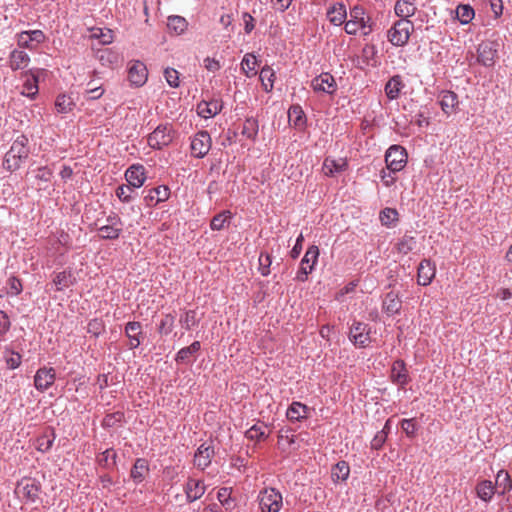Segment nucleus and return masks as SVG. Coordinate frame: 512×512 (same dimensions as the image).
Segmentation results:
<instances>
[{"instance_id":"1","label":"nucleus","mask_w":512,"mask_h":512,"mask_svg":"<svg viewBox=\"0 0 512 512\" xmlns=\"http://www.w3.org/2000/svg\"><path fill=\"white\" fill-rule=\"evenodd\" d=\"M29 140L25 135H19L11 144L3 157L2 166L9 172H15L29 156Z\"/></svg>"},{"instance_id":"2","label":"nucleus","mask_w":512,"mask_h":512,"mask_svg":"<svg viewBox=\"0 0 512 512\" xmlns=\"http://www.w3.org/2000/svg\"><path fill=\"white\" fill-rule=\"evenodd\" d=\"M365 10L361 6H354L350 10V19L345 22V32L349 35H356L359 30L366 36L373 31L370 17L365 18Z\"/></svg>"},{"instance_id":"3","label":"nucleus","mask_w":512,"mask_h":512,"mask_svg":"<svg viewBox=\"0 0 512 512\" xmlns=\"http://www.w3.org/2000/svg\"><path fill=\"white\" fill-rule=\"evenodd\" d=\"M414 24L409 19L397 20L387 32L388 41L393 46H404L408 43Z\"/></svg>"},{"instance_id":"4","label":"nucleus","mask_w":512,"mask_h":512,"mask_svg":"<svg viewBox=\"0 0 512 512\" xmlns=\"http://www.w3.org/2000/svg\"><path fill=\"white\" fill-rule=\"evenodd\" d=\"M371 326L354 319L349 328L348 338L358 348H365L371 342Z\"/></svg>"},{"instance_id":"5","label":"nucleus","mask_w":512,"mask_h":512,"mask_svg":"<svg viewBox=\"0 0 512 512\" xmlns=\"http://www.w3.org/2000/svg\"><path fill=\"white\" fill-rule=\"evenodd\" d=\"M174 131L170 124H160L148 136V145L152 149L160 150L168 146L172 140Z\"/></svg>"},{"instance_id":"6","label":"nucleus","mask_w":512,"mask_h":512,"mask_svg":"<svg viewBox=\"0 0 512 512\" xmlns=\"http://www.w3.org/2000/svg\"><path fill=\"white\" fill-rule=\"evenodd\" d=\"M407 157V152L402 146L392 145L385 154L387 169L392 173L401 171L407 163Z\"/></svg>"},{"instance_id":"7","label":"nucleus","mask_w":512,"mask_h":512,"mask_svg":"<svg viewBox=\"0 0 512 512\" xmlns=\"http://www.w3.org/2000/svg\"><path fill=\"white\" fill-rule=\"evenodd\" d=\"M319 257V248L316 245H311L304 257L300 262V267L296 275V280L305 282L308 280V275L313 271Z\"/></svg>"},{"instance_id":"8","label":"nucleus","mask_w":512,"mask_h":512,"mask_svg":"<svg viewBox=\"0 0 512 512\" xmlns=\"http://www.w3.org/2000/svg\"><path fill=\"white\" fill-rule=\"evenodd\" d=\"M41 484L34 478H23L17 483L15 493L28 502H35L39 498Z\"/></svg>"},{"instance_id":"9","label":"nucleus","mask_w":512,"mask_h":512,"mask_svg":"<svg viewBox=\"0 0 512 512\" xmlns=\"http://www.w3.org/2000/svg\"><path fill=\"white\" fill-rule=\"evenodd\" d=\"M262 512H278L282 506V495L274 488L264 489L259 495Z\"/></svg>"},{"instance_id":"10","label":"nucleus","mask_w":512,"mask_h":512,"mask_svg":"<svg viewBox=\"0 0 512 512\" xmlns=\"http://www.w3.org/2000/svg\"><path fill=\"white\" fill-rule=\"evenodd\" d=\"M211 136L206 130L197 132L191 140V154L195 158L205 157L211 149Z\"/></svg>"},{"instance_id":"11","label":"nucleus","mask_w":512,"mask_h":512,"mask_svg":"<svg viewBox=\"0 0 512 512\" xmlns=\"http://www.w3.org/2000/svg\"><path fill=\"white\" fill-rule=\"evenodd\" d=\"M497 46L492 41L481 42L477 48V61L485 67H492L497 57Z\"/></svg>"},{"instance_id":"12","label":"nucleus","mask_w":512,"mask_h":512,"mask_svg":"<svg viewBox=\"0 0 512 512\" xmlns=\"http://www.w3.org/2000/svg\"><path fill=\"white\" fill-rule=\"evenodd\" d=\"M148 78V70L146 65L139 61L134 60L128 66V80L131 85L135 87H142Z\"/></svg>"},{"instance_id":"13","label":"nucleus","mask_w":512,"mask_h":512,"mask_svg":"<svg viewBox=\"0 0 512 512\" xmlns=\"http://www.w3.org/2000/svg\"><path fill=\"white\" fill-rule=\"evenodd\" d=\"M311 87L315 92L333 95L337 90V83L329 72H323L311 80Z\"/></svg>"},{"instance_id":"14","label":"nucleus","mask_w":512,"mask_h":512,"mask_svg":"<svg viewBox=\"0 0 512 512\" xmlns=\"http://www.w3.org/2000/svg\"><path fill=\"white\" fill-rule=\"evenodd\" d=\"M125 336L128 338V347L134 350L140 346L144 339L142 324L138 321H130L125 325Z\"/></svg>"},{"instance_id":"15","label":"nucleus","mask_w":512,"mask_h":512,"mask_svg":"<svg viewBox=\"0 0 512 512\" xmlns=\"http://www.w3.org/2000/svg\"><path fill=\"white\" fill-rule=\"evenodd\" d=\"M390 379L394 384L402 389L409 383L410 377L408 370L406 368L405 362L402 359H397L393 362Z\"/></svg>"},{"instance_id":"16","label":"nucleus","mask_w":512,"mask_h":512,"mask_svg":"<svg viewBox=\"0 0 512 512\" xmlns=\"http://www.w3.org/2000/svg\"><path fill=\"white\" fill-rule=\"evenodd\" d=\"M55 378L56 374L53 368H39L34 377L35 388L41 392L46 391L53 385Z\"/></svg>"},{"instance_id":"17","label":"nucleus","mask_w":512,"mask_h":512,"mask_svg":"<svg viewBox=\"0 0 512 512\" xmlns=\"http://www.w3.org/2000/svg\"><path fill=\"white\" fill-rule=\"evenodd\" d=\"M435 274V264L429 259H423L418 266L417 283L421 286H427L432 282Z\"/></svg>"},{"instance_id":"18","label":"nucleus","mask_w":512,"mask_h":512,"mask_svg":"<svg viewBox=\"0 0 512 512\" xmlns=\"http://www.w3.org/2000/svg\"><path fill=\"white\" fill-rule=\"evenodd\" d=\"M214 453V447L212 445L207 443L201 444L195 452L194 465L197 468L204 470L210 465Z\"/></svg>"},{"instance_id":"19","label":"nucleus","mask_w":512,"mask_h":512,"mask_svg":"<svg viewBox=\"0 0 512 512\" xmlns=\"http://www.w3.org/2000/svg\"><path fill=\"white\" fill-rule=\"evenodd\" d=\"M125 178L132 188H140L145 180V168L141 164H133L125 172Z\"/></svg>"},{"instance_id":"20","label":"nucleus","mask_w":512,"mask_h":512,"mask_svg":"<svg viewBox=\"0 0 512 512\" xmlns=\"http://www.w3.org/2000/svg\"><path fill=\"white\" fill-rule=\"evenodd\" d=\"M206 491V486L201 480L189 478L184 486V492L188 502L200 499Z\"/></svg>"},{"instance_id":"21","label":"nucleus","mask_w":512,"mask_h":512,"mask_svg":"<svg viewBox=\"0 0 512 512\" xmlns=\"http://www.w3.org/2000/svg\"><path fill=\"white\" fill-rule=\"evenodd\" d=\"M222 108L223 103L220 99L203 100L197 105V113L200 117L210 118L220 113Z\"/></svg>"},{"instance_id":"22","label":"nucleus","mask_w":512,"mask_h":512,"mask_svg":"<svg viewBox=\"0 0 512 512\" xmlns=\"http://www.w3.org/2000/svg\"><path fill=\"white\" fill-rule=\"evenodd\" d=\"M200 349L201 343L199 341H194L191 345L183 347L177 352L175 361L178 364H191L196 359V355Z\"/></svg>"},{"instance_id":"23","label":"nucleus","mask_w":512,"mask_h":512,"mask_svg":"<svg viewBox=\"0 0 512 512\" xmlns=\"http://www.w3.org/2000/svg\"><path fill=\"white\" fill-rule=\"evenodd\" d=\"M52 282L56 291H62L73 286L76 283V278L71 269H65L61 272H54Z\"/></svg>"},{"instance_id":"24","label":"nucleus","mask_w":512,"mask_h":512,"mask_svg":"<svg viewBox=\"0 0 512 512\" xmlns=\"http://www.w3.org/2000/svg\"><path fill=\"white\" fill-rule=\"evenodd\" d=\"M149 463L145 458H137L131 468L130 477L135 484H140L149 474Z\"/></svg>"},{"instance_id":"25","label":"nucleus","mask_w":512,"mask_h":512,"mask_svg":"<svg viewBox=\"0 0 512 512\" xmlns=\"http://www.w3.org/2000/svg\"><path fill=\"white\" fill-rule=\"evenodd\" d=\"M170 189L166 185H160L158 187L149 190L148 194L144 197V201L147 206H154L160 202H164L169 198Z\"/></svg>"},{"instance_id":"26","label":"nucleus","mask_w":512,"mask_h":512,"mask_svg":"<svg viewBox=\"0 0 512 512\" xmlns=\"http://www.w3.org/2000/svg\"><path fill=\"white\" fill-rule=\"evenodd\" d=\"M9 67L13 71L23 70L30 63V56L23 50L14 49L9 54Z\"/></svg>"},{"instance_id":"27","label":"nucleus","mask_w":512,"mask_h":512,"mask_svg":"<svg viewBox=\"0 0 512 512\" xmlns=\"http://www.w3.org/2000/svg\"><path fill=\"white\" fill-rule=\"evenodd\" d=\"M326 15L331 24L340 26L347 18L346 6L340 2L335 3L328 8Z\"/></svg>"},{"instance_id":"28","label":"nucleus","mask_w":512,"mask_h":512,"mask_svg":"<svg viewBox=\"0 0 512 512\" xmlns=\"http://www.w3.org/2000/svg\"><path fill=\"white\" fill-rule=\"evenodd\" d=\"M405 87L402 76L394 75L385 84V94L389 100H396L399 98L402 89Z\"/></svg>"},{"instance_id":"29","label":"nucleus","mask_w":512,"mask_h":512,"mask_svg":"<svg viewBox=\"0 0 512 512\" xmlns=\"http://www.w3.org/2000/svg\"><path fill=\"white\" fill-rule=\"evenodd\" d=\"M402 307V301L398 295L393 291L388 292L382 302V309L388 315L398 314Z\"/></svg>"},{"instance_id":"30","label":"nucleus","mask_w":512,"mask_h":512,"mask_svg":"<svg viewBox=\"0 0 512 512\" xmlns=\"http://www.w3.org/2000/svg\"><path fill=\"white\" fill-rule=\"evenodd\" d=\"M395 14L401 19H408L415 15L417 6L415 0H397L394 6Z\"/></svg>"},{"instance_id":"31","label":"nucleus","mask_w":512,"mask_h":512,"mask_svg":"<svg viewBox=\"0 0 512 512\" xmlns=\"http://www.w3.org/2000/svg\"><path fill=\"white\" fill-rule=\"evenodd\" d=\"M494 486L496 487L497 494L504 496L512 490V477L506 470L501 469L496 475Z\"/></svg>"},{"instance_id":"32","label":"nucleus","mask_w":512,"mask_h":512,"mask_svg":"<svg viewBox=\"0 0 512 512\" xmlns=\"http://www.w3.org/2000/svg\"><path fill=\"white\" fill-rule=\"evenodd\" d=\"M475 492L478 498L488 503L492 500L496 492V487L490 480H481L475 486Z\"/></svg>"},{"instance_id":"33","label":"nucleus","mask_w":512,"mask_h":512,"mask_svg":"<svg viewBox=\"0 0 512 512\" xmlns=\"http://www.w3.org/2000/svg\"><path fill=\"white\" fill-rule=\"evenodd\" d=\"M56 439L54 429L47 428L46 431L36 439V449L42 453H47L53 446Z\"/></svg>"},{"instance_id":"34","label":"nucleus","mask_w":512,"mask_h":512,"mask_svg":"<svg viewBox=\"0 0 512 512\" xmlns=\"http://www.w3.org/2000/svg\"><path fill=\"white\" fill-rule=\"evenodd\" d=\"M347 168V162L344 159L335 160L327 157L323 163V171L325 175L333 177L337 173H341Z\"/></svg>"},{"instance_id":"35","label":"nucleus","mask_w":512,"mask_h":512,"mask_svg":"<svg viewBox=\"0 0 512 512\" xmlns=\"http://www.w3.org/2000/svg\"><path fill=\"white\" fill-rule=\"evenodd\" d=\"M439 103L444 113L451 114L458 105V95L453 91H443Z\"/></svg>"},{"instance_id":"36","label":"nucleus","mask_w":512,"mask_h":512,"mask_svg":"<svg viewBox=\"0 0 512 512\" xmlns=\"http://www.w3.org/2000/svg\"><path fill=\"white\" fill-rule=\"evenodd\" d=\"M308 407L301 402L294 401L288 407L286 416L290 421H301L307 417Z\"/></svg>"},{"instance_id":"37","label":"nucleus","mask_w":512,"mask_h":512,"mask_svg":"<svg viewBox=\"0 0 512 512\" xmlns=\"http://www.w3.org/2000/svg\"><path fill=\"white\" fill-rule=\"evenodd\" d=\"M381 224L387 228H393L399 222V213L395 208L386 207L379 213Z\"/></svg>"},{"instance_id":"38","label":"nucleus","mask_w":512,"mask_h":512,"mask_svg":"<svg viewBox=\"0 0 512 512\" xmlns=\"http://www.w3.org/2000/svg\"><path fill=\"white\" fill-rule=\"evenodd\" d=\"M167 27L171 33H174L175 35H181L186 31L188 22L182 16L172 15L167 19Z\"/></svg>"},{"instance_id":"39","label":"nucleus","mask_w":512,"mask_h":512,"mask_svg":"<svg viewBox=\"0 0 512 512\" xmlns=\"http://www.w3.org/2000/svg\"><path fill=\"white\" fill-rule=\"evenodd\" d=\"M350 474V467L346 461L337 462L331 469V478L333 482L345 481Z\"/></svg>"},{"instance_id":"40","label":"nucleus","mask_w":512,"mask_h":512,"mask_svg":"<svg viewBox=\"0 0 512 512\" xmlns=\"http://www.w3.org/2000/svg\"><path fill=\"white\" fill-rule=\"evenodd\" d=\"M231 219L232 213L229 210L221 211L212 218L210 228L214 231H220L230 224Z\"/></svg>"},{"instance_id":"41","label":"nucleus","mask_w":512,"mask_h":512,"mask_svg":"<svg viewBox=\"0 0 512 512\" xmlns=\"http://www.w3.org/2000/svg\"><path fill=\"white\" fill-rule=\"evenodd\" d=\"M266 428L267 425L264 423L254 424L245 432V437L251 441L266 440L269 436V433H266Z\"/></svg>"},{"instance_id":"42","label":"nucleus","mask_w":512,"mask_h":512,"mask_svg":"<svg viewBox=\"0 0 512 512\" xmlns=\"http://www.w3.org/2000/svg\"><path fill=\"white\" fill-rule=\"evenodd\" d=\"M98 464L103 468H113L117 463V453L112 449H106L97 457Z\"/></svg>"},{"instance_id":"43","label":"nucleus","mask_w":512,"mask_h":512,"mask_svg":"<svg viewBox=\"0 0 512 512\" xmlns=\"http://www.w3.org/2000/svg\"><path fill=\"white\" fill-rule=\"evenodd\" d=\"M259 78L262 82V86L266 92H270L274 86L275 72L269 66H264L259 74Z\"/></svg>"},{"instance_id":"44","label":"nucleus","mask_w":512,"mask_h":512,"mask_svg":"<svg viewBox=\"0 0 512 512\" xmlns=\"http://www.w3.org/2000/svg\"><path fill=\"white\" fill-rule=\"evenodd\" d=\"M258 130L259 125L257 119L249 117L244 121L241 133L248 139L254 141L257 138Z\"/></svg>"},{"instance_id":"45","label":"nucleus","mask_w":512,"mask_h":512,"mask_svg":"<svg viewBox=\"0 0 512 512\" xmlns=\"http://www.w3.org/2000/svg\"><path fill=\"white\" fill-rule=\"evenodd\" d=\"M416 239L413 236L405 234L396 244L398 253L407 255L416 247Z\"/></svg>"},{"instance_id":"46","label":"nucleus","mask_w":512,"mask_h":512,"mask_svg":"<svg viewBox=\"0 0 512 512\" xmlns=\"http://www.w3.org/2000/svg\"><path fill=\"white\" fill-rule=\"evenodd\" d=\"M103 94H104V89L102 87V84L97 85L96 81L93 79L90 80L89 82H87L86 89L84 92V97L87 100L99 99L100 97H102Z\"/></svg>"},{"instance_id":"47","label":"nucleus","mask_w":512,"mask_h":512,"mask_svg":"<svg viewBox=\"0 0 512 512\" xmlns=\"http://www.w3.org/2000/svg\"><path fill=\"white\" fill-rule=\"evenodd\" d=\"M289 118L293 121V125L298 128H303L307 120L305 113L299 105H293L290 107Z\"/></svg>"},{"instance_id":"48","label":"nucleus","mask_w":512,"mask_h":512,"mask_svg":"<svg viewBox=\"0 0 512 512\" xmlns=\"http://www.w3.org/2000/svg\"><path fill=\"white\" fill-rule=\"evenodd\" d=\"M74 106H75V103L71 99V97H69L65 94H60L57 96L56 101H55V107L59 113H64V114L69 113L73 110Z\"/></svg>"},{"instance_id":"49","label":"nucleus","mask_w":512,"mask_h":512,"mask_svg":"<svg viewBox=\"0 0 512 512\" xmlns=\"http://www.w3.org/2000/svg\"><path fill=\"white\" fill-rule=\"evenodd\" d=\"M456 16L461 24H468L475 16V11L470 5L461 4L456 8Z\"/></svg>"},{"instance_id":"50","label":"nucleus","mask_w":512,"mask_h":512,"mask_svg":"<svg viewBox=\"0 0 512 512\" xmlns=\"http://www.w3.org/2000/svg\"><path fill=\"white\" fill-rule=\"evenodd\" d=\"M98 231L100 232V237L104 240H115L118 239L122 228L121 227H114L112 225H103L98 228Z\"/></svg>"},{"instance_id":"51","label":"nucleus","mask_w":512,"mask_h":512,"mask_svg":"<svg viewBox=\"0 0 512 512\" xmlns=\"http://www.w3.org/2000/svg\"><path fill=\"white\" fill-rule=\"evenodd\" d=\"M4 360L9 369H16L21 365L22 357L19 353L6 349L4 351Z\"/></svg>"},{"instance_id":"52","label":"nucleus","mask_w":512,"mask_h":512,"mask_svg":"<svg viewBox=\"0 0 512 512\" xmlns=\"http://www.w3.org/2000/svg\"><path fill=\"white\" fill-rule=\"evenodd\" d=\"M17 45L20 48H25L29 50H34L36 48L31 36L29 35V31H21L16 34Z\"/></svg>"},{"instance_id":"53","label":"nucleus","mask_w":512,"mask_h":512,"mask_svg":"<svg viewBox=\"0 0 512 512\" xmlns=\"http://www.w3.org/2000/svg\"><path fill=\"white\" fill-rule=\"evenodd\" d=\"M256 65H257V59L254 55L248 53L243 57L241 66H242V70L244 71L246 76L250 77L251 76L250 72H252V74L256 73L255 72Z\"/></svg>"},{"instance_id":"54","label":"nucleus","mask_w":512,"mask_h":512,"mask_svg":"<svg viewBox=\"0 0 512 512\" xmlns=\"http://www.w3.org/2000/svg\"><path fill=\"white\" fill-rule=\"evenodd\" d=\"M105 331V324L99 318L91 319L87 325V332L98 337Z\"/></svg>"},{"instance_id":"55","label":"nucleus","mask_w":512,"mask_h":512,"mask_svg":"<svg viewBox=\"0 0 512 512\" xmlns=\"http://www.w3.org/2000/svg\"><path fill=\"white\" fill-rule=\"evenodd\" d=\"M272 264V256L269 253L261 252L259 256V271L262 276L270 274V266Z\"/></svg>"},{"instance_id":"56","label":"nucleus","mask_w":512,"mask_h":512,"mask_svg":"<svg viewBox=\"0 0 512 512\" xmlns=\"http://www.w3.org/2000/svg\"><path fill=\"white\" fill-rule=\"evenodd\" d=\"M174 321H175V318L173 315H171V314L164 315V317L161 319L159 326H158L159 333L165 334V335H168L169 333H171V331L174 327Z\"/></svg>"},{"instance_id":"57","label":"nucleus","mask_w":512,"mask_h":512,"mask_svg":"<svg viewBox=\"0 0 512 512\" xmlns=\"http://www.w3.org/2000/svg\"><path fill=\"white\" fill-rule=\"evenodd\" d=\"M181 324L185 327V329L190 330L192 327L198 324V320L196 318L195 310H188L180 319Z\"/></svg>"},{"instance_id":"58","label":"nucleus","mask_w":512,"mask_h":512,"mask_svg":"<svg viewBox=\"0 0 512 512\" xmlns=\"http://www.w3.org/2000/svg\"><path fill=\"white\" fill-rule=\"evenodd\" d=\"M133 188L130 185H121L116 189V196L122 201V202H130L132 201Z\"/></svg>"},{"instance_id":"59","label":"nucleus","mask_w":512,"mask_h":512,"mask_svg":"<svg viewBox=\"0 0 512 512\" xmlns=\"http://www.w3.org/2000/svg\"><path fill=\"white\" fill-rule=\"evenodd\" d=\"M401 428L409 438H413L416 435L417 424L414 419H403L401 421Z\"/></svg>"},{"instance_id":"60","label":"nucleus","mask_w":512,"mask_h":512,"mask_svg":"<svg viewBox=\"0 0 512 512\" xmlns=\"http://www.w3.org/2000/svg\"><path fill=\"white\" fill-rule=\"evenodd\" d=\"M164 77L171 87L176 88L179 86V73L174 68H166L164 70Z\"/></svg>"},{"instance_id":"61","label":"nucleus","mask_w":512,"mask_h":512,"mask_svg":"<svg viewBox=\"0 0 512 512\" xmlns=\"http://www.w3.org/2000/svg\"><path fill=\"white\" fill-rule=\"evenodd\" d=\"M123 418V412L117 411L114 413H110L104 417L102 425L104 427H113L116 423L121 422Z\"/></svg>"},{"instance_id":"62","label":"nucleus","mask_w":512,"mask_h":512,"mask_svg":"<svg viewBox=\"0 0 512 512\" xmlns=\"http://www.w3.org/2000/svg\"><path fill=\"white\" fill-rule=\"evenodd\" d=\"M7 284H8V287H9L8 294H10V295L17 296L23 290L21 280L19 278L15 277V276L10 277L8 279Z\"/></svg>"},{"instance_id":"63","label":"nucleus","mask_w":512,"mask_h":512,"mask_svg":"<svg viewBox=\"0 0 512 512\" xmlns=\"http://www.w3.org/2000/svg\"><path fill=\"white\" fill-rule=\"evenodd\" d=\"M241 18H242V21L244 24L245 33L250 34L255 28L256 21H255L254 17L248 12H243L241 15Z\"/></svg>"},{"instance_id":"64","label":"nucleus","mask_w":512,"mask_h":512,"mask_svg":"<svg viewBox=\"0 0 512 512\" xmlns=\"http://www.w3.org/2000/svg\"><path fill=\"white\" fill-rule=\"evenodd\" d=\"M387 439L386 431H378L371 441V448L379 450L382 448Z\"/></svg>"}]
</instances>
